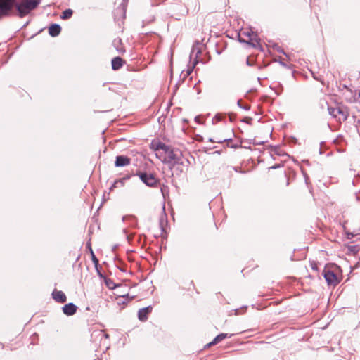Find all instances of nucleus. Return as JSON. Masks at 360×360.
<instances>
[{"label":"nucleus","mask_w":360,"mask_h":360,"mask_svg":"<svg viewBox=\"0 0 360 360\" xmlns=\"http://www.w3.org/2000/svg\"><path fill=\"white\" fill-rule=\"evenodd\" d=\"M77 307L73 303H68L63 307V312L67 316H72L77 311Z\"/></svg>","instance_id":"8"},{"label":"nucleus","mask_w":360,"mask_h":360,"mask_svg":"<svg viewBox=\"0 0 360 360\" xmlns=\"http://www.w3.org/2000/svg\"><path fill=\"white\" fill-rule=\"evenodd\" d=\"M129 164L130 158L123 155H119L116 157L115 162V165L116 167H124L129 165Z\"/></svg>","instance_id":"9"},{"label":"nucleus","mask_w":360,"mask_h":360,"mask_svg":"<svg viewBox=\"0 0 360 360\" xmlns=\"http://www.w3.org/2000/svg\"><path fill=\"white\" fill-rule=\"evenodd\" d=\"M231 335H229L227 333H221V334L218 335L214 339V340L209 344V345H215L226 338H230Z\"/></svg>","instance_id":"14"},{"label":"nucleus","mask_w":360,"mask_h":360,"mask_svg":"<svg viewBox=\"0 0 360 360\" xmlns=\"http://www.w3.org/2000/svg\"><path fill=\"white\" fill-rule=\"evenodd\" d=\"M182 153L180 150L176 148H172L170 146L167 149L163 156L161 157V160L163 162L176 165L181 164Z\"/></svg>","instance_id":"2"},{"label":"nucleus","mask_w":360,"mask_h":360,"mask_svg":"<svg viewBox=\"0 0 360 360\" xmlns=\"http://www.w3.org/2000/svg\"><path fill=\"white\" fill-rule=\"evenodd\" d=\"M152 147L156 151L155 155L159 159H161V157L163 156V154L169 148L168 146L161 142L153 143Z\"/></svg>","instance_id":"6"},{"label":"nucleus","mask_w":360,"mask_h":360,"mask_svg":"<svg viewBox=\"0 0 360 360\" xmlns=\"http://www.w3.org/2000/svg\"><path fill=\"white\" fill-rule=\"evenodd\" d=\"M140 179L148 186L153 187L157 185L158 179L152 174L141 172L138 174Z\"/></svg>","instance_id":"5"},{"label":"nucleus","mask_w":360,"mask_h":360,"mask_svg":"<svg viewBox=\"0 0 360 360\" xmlns=\"http://www.w3.org/2000/svg\"><path fill=\"white\" fill-rule=\"evenodd\" d=\"M113 44L115 46H116V49L118 51L119 53H124V49H123L122 46H120L119 47L118 46L121 44V39H115L114 41H113Z\"/></svg>","instance_id":"16"},{"label":"nucleus","mask_w":360,"mask_h":360,"mask_svg":"<svg viewBox=\"0 0 360 360\" xmlns=\"http://www.w3.org/2000/svg\"><path fill=\"white\" fill-rule=\"evenodd\" d=\"M123 65V60L120 57H115L112 60V68L119 70Z\"/></svg>","instance_id":"13"},{"label":"nucleus","mask_w":360,"mask_h":360,"mask_svg":"<svg viewBox=\"0 0 360 360\" xmlns=\"http://www.w3.org/2000/svg\"><path fill=\"white\" fill-rule=\"evenodd\" d=\"M209 141H210V142H218V143H221V142H222V141H223L222 140L214 141L212 139H209Z\"/></svg>","instance_id":"18"},{"label":"nucleus","mask_w":360,"mask_h":360,"mask_svg":"<svg viewBox=\"0 0 360 360\" xmlns=\"http://www.w3.org/2000/svg\"><path fill=\"white\" fill-rule=\"evenodd\" d=\"M328 110L329 114L334 118H336L338 121L342 122L345 121L349 115L347 110H343L340 108H333L328 107Z\"/></svg>","instance_id":"4"},{"label":"nucleus","mask_w":360,"mask_h":360,"mask_svg":"<svg viewBox=\"0 0 360 360\" xmlns=\"http://www.w3.org/2000/svg\"><path fill=\"white\" fill-rule=\"evenodd\" d=\"M323 274L328 285H336L339 283L337 276L333 271L325 269Z\"/></svg>","instance_id":"7"},{"label":"nucleus","mask_w":360,"mask_h":360,"mask_svg":"<svg viewBox=\"0 0 360 360\" xmlns=\"http://www.w3.org/2000/svg\"><path fill=\"white\" fill-rule=\"evenodd\" d=\"M277 167H278V165H274V166L271 167L270 169H276Z\"/></svg>","instance_id":"20"},{"label":"nucleus","mask_w":360,"mask_h":360,"mask_svg":"<svg viewBox=\"0 0 360 360\" xmlns=\"http://www.w3.org/2000/svg\"><path fill=\"white\" fill-rule=\"evenodd\" d=\"M152 311L150 306L142 308L139 310L138 317L140 321H144L147 319L148 315Z\"/></svg>","instance_id":"11"},{"label":"nucleus","mask_w":360,"mask_h":360,"mask_svg":"<svg viewBox=\"0 0 360 360\" xmlns=\"http://www.w3.org/2000/svg\"><path fill=\"white\" fill-rule=\"evenodd\" d=\"M52 296H53V298L57 302H59V303H64L67 300V297H66V295H65V293L60 290H53L52 292Z\"/></svg>","instance_id":"10"},{"label":"nucleus","mask_w":360,"mask_h":360,"mask_svg":"<svg viewBox=\"0 0 360 360\" xmlns=\"http://www.w3.org/2000/svg\"><path fill=\"white\" fill-rule=\"evenodd\" d=\"M101 333L104 336L105 338H108L109 335L108 334L104 333L103 331H101Z\"/></svg>","instance_id":"19"},{"label":"nucleus","mask_w":360,"mask_h":360,"mask_svg":"<svg viewBox=\"0 0 360 360\" xmlns=\"http://www.w3.org/2000/svg\"><path fill=\"white\" fill-rule=\"evenodd\" d=\"M91 254H92V258H93V260L95 263H97L98 262V259L96 258L95 255H94L93 253V251L91 250Z\"/></svg>","instance_id":"17"},{"label":"nucleus","mask_w":360,"mask_h":360,"mask_svg":"<svg viewBox=\"0 0 360 360\" xmlns=\"http://www.w3.org/2000/svg\"><path fill=\"white\" fill-rule=\"evenodd\" d=\"M72 13H73V11L72 9H66L65 11H64L61 15V18L63 19V20H66V19H69L71 18V16L72 15Z\"/></svg>","instance_id":"15"},{"label":"nucleus","mask_w":360,"mask_h":360,"mask_svg":"<svg viewBox=\"0 0 360 360\" xmlns=\"http://www.w3.org/2000/svg\"><path fill=\"white\" fill-rule=\"evenodd\" d=\"M40 1L41 0H0V18L8 15L14 5L19 16L22 18L36 8Z\"/></svg>","instance_id":"1"},{"label":"nucleus","mask_w":360,"mask_h":360,"mask_svg":"<svg viewBox=\"0 0 360 360\" xmlns=\"http://www.w3.org/2000/svg\"><path fill=\"white\" fill-rule=\"evenodd\" d=\"M60 26L58 24H53L49 28V33L52 37L58 36L60 32Z\"/></svg>","instance_id":"12"},{"label":"nucleus","mask_w":360,"mask_h":360,"mask_svg":"<svg viewBox=\"0 0 360 360\" xmlns=\"http://www.w3.org/2000/svg\"><path fill=\"white\" fill-rule=\"evenodd\" d=\"M238 39L239 41L247 43L252 46H256L259 44L257 34L252 31H242L238 34Z\"/></svg>","instance_id":"3"}]
</instances>
